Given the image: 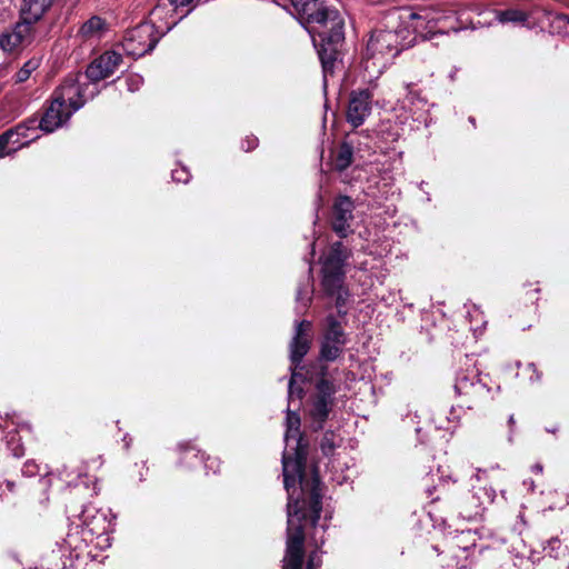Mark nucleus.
Segmentation results:
<instances>
[{
  "instance_id": "1",
  "label": "nucleus",
  "mask_w": 569,
  "mask_h": 569,
  "mask_svg": "<svg viewBox=\"0 0 569 569\" xmlns=\"http://www.w3.org/2000/svg\"><path fill=\"white\" fill-rule=\"evenodd\" d=\"M287 430L284 433L286 446L290 447V442L295 446V458L289 457L286 452L282 456V473L283 485L288 492L287 512L289 513V505L291 502V519L292 528H296L295 518L300 522L301 518L306 517V512L299 508V501L295 500L290 488L296 485L298 480L301 485L303 493H308L309 497V511L311 518V525L317 531L318 521L322 511V488L318 472L315 470L311 481L303 482V468L306 460V450L302 447V437L300 433V416L291 410H287L286 417ZM301 525V523H298Z\"/></svg>"
},
{
  "instance_id": "2",
  "label": "nucleus",
  "mask_w": 569,
  "mask_h": 569,
  "mask_svg": "<svg viewBox=\"0 0 569 569\" xmlns=\"http://www.w3.org/2000/svg\"><path fill=\"white\" fill-rule=\"evenodd\" d=\"M300 23L312 37L325 73L332 72L345 41V22L337 9L321 0H291Z\"/></svg>"
},
{
  "instance_id": "3",
  "label": "nucleus",
  "mask_w": 569,
  "mask_h": 569,
  "mask_svg": "<svg viewBox=\"0 0 569 569\" xmlns=\"http://www.w3.org/2000/svg\"><path fill=\"white\" fill-rule=\"evenodd\" d=\"M387 21V19L385 18ZM375 30L363 53V67L371 76L381 74L402 50L405 29L399 24Z\"/></svg>"
},
{
  "instance_id": "4",
  "label": "nucleus",
  "mask_w": 569,
  "mask_h": 569,
  "mask_svg": "<svg viewBox=\"0 0 569 569\" xmlns=\"http://www.w3.org/2000/svg\"><path fill=\"white\" fill-rule=\"evenodd\" d=\"M163 13H167V4L159 3L150 13L151 21L142 22L126 32L122 47L128 56L140 58L152 51L159 40L173 28L176 21L168 22L166 26L158 24Z\"/></svg>"
},
{
  "instance_id": "5",
  "label": "nucleus",
  "mask_w": 569,
  "mask_h": 569,
  "mask_svg": "<svg viewBox=\"0 0 569 569\" xmlns=\"http://www.w3.org/2000/svg\"><path fill=\"white\" fill-rule=\"evenodd\" d=\"M438 12L436 9L430 7H420L417 10L412 8H392L387 14V26L395 27V24H399L400 29H405V32L408 28H412L416 33L422 34L425 30H429L430 34L423 36L426 39H431L438 32H431V29L439 21ZM441 34L443 32H440Z\"/></svg>"
},
{
  "instance_id": "6",
  "label": "nucleus",
  "mask_w": 569,
  "mask_h": 569,
  "mask_svg": "<svg viewBox=\"0 0 569 569\" xmlns=\"http://www.w3.org/2000/svg\"><path fill=\"white\" fill-rule=\"evenodd\" d=\"M81 533L86 541L100 548L110 546L109 533L114 529V517L109 509H98L93 505H86L80 513Z\"/></svg>"
},
{
  "instance_id": "7",
  "label": "nucleus",
  "mask_w": 569,
  "mask_h": 569,
  "mask_svg": "<svg viewBox=\"0 0 569 569\" xmlns=\"http://www.w3.org/2000/svg\"><path fill=\"white\" fill-rule=\"evenodd\" d=\"M465 370H459L456 376L455 391L458 396L466 398V406L471 409L473 406L486 400L490 395V388L479 377V370L473 368V359L465 357Z\"/></svg>"
},
{
  "instance_id": "8",
  "label": "nucleus",
  "mask_w": 569,
  "mask_h": 569,
  "mask_svg": "<svg viewBox=\"0 0 569 569\" xmlns=\"http://www.w3.org/2000/svg\"><path fill=\"white\" fill-rule=\"evenodd\" d=\"M98 93V88L86 79L84 74L74 73L66 77L63 82L54 90L53 96L71 112L78 111L88 99Z\"/></svg>"
},
{
  "instance_id": "9",
  "label": "nucleus",
  "mask_w": 569,
  "mask_h": 569,
  "mask_svg": "<svg viewBox=\"0 0 569 569\" xmlns=\"http://www.w3.org/2000/svg\"><path fill=\"white\" fill-rule=\"evenodd\" d=\"M337 390L338 388L333 381L325 377H321L316 382L315 393L310 397L307 408L308 417L310 418L311 426L315 430L323 428V425L332 410Z\"/></svg>"
},
{
  "instance_id": "10",
  "label": "nucleus",
  "mask_w": 569,
  "mask_h": 569,
  "mask_svg": "<svg viewBox=\"0 0 569 569\" xmlns=\"http://www.w3.org/2000/svg\"><path fill=\"white\" fill-rule=\"evenodd\" d=\"M325 322L326 327L319 357L325 361H335L343 352V348L348 342V336L341 322L333 315H328Z\"/></svg>"
},
{
  "instance_id": "11",
  "label": "nucleus",
  "mask_w": 569,
  "mask_h": 569,
  "mask_svg": "<svg viewBox=\"0 0 569 569\" xmlns=\"http://www.w3.org/2000/svg\"><path fill=\"white\" fill-rule=\"evenodd\" d=\"M291 503L289 505V528L282 569H302L305 532L301 525L292 528Z\"/></svg>"
},
{
  "instance_id": "12",
  "label": "nucleus",
  "mask_w": 569,
  "mask_h": 569,
  "mask_svg": "<svg viewBox=\"0 0 569 569\" xmlns=\"http://www.w3.org/2000/svg\"><path fill=\"white\" fill-rule=\"evenodd\" d=\"M373 94L369 89L355 90L350 93L346 119L352 128H359L371 113Z\"/></svg>"
},
{
  "instance_id": "13",
  "label": "nucleus",
  "mask_w": 569,
  "mask_h": 569,
  "mask_svg": "<svg viewBox=\"0 0 569 569\" xmlns=\"http://www.w3.org/2000/svg\"><path fill=\"white\" fill-rule=\"evenodd\" d=\"M122 62V56L116 51H106L96 58L86 70V79L89 80L93 87L97 83L111 74L119 68Z\"/></svg>"
},
{
  "instance_id": "14",
  "label": "nucleus",
  "mask_w": 569,
  "mask_h": 569,
  "mask_svg": "<svg viewBox=\"0 0 569 569\" xmlns=\"http://www.w3.org/2000/svg\"><path fill=\"white\" fill-rule=\"evenodd\" d=\"M34 34V27L19 19L10 31L0 36V48L8 53L31 43Z\"/></svg>"
},
{
  "instance_id": "15",
  "label": "nucleus",
  "mask_w": 569,
  "mask_h": 569,
  "mask_svg": "<svg viewBox=\"0 0 569 569\" xmlns=\"http://www.w3.org/2000/svg\"><path fill=\"white\" fill-rule=\"evenodd\" d=\"M355 203L350 197L339 196L332 208V229L340 237L346 238L350 232L353 220Z\"/></svg>"
},
{
  "instance_id": "16",
  "label": "nucleus",
  "mask_w": 569,
  "mask_h": 569,
  "mask_svg": "<svg viewBox=\"0 0 569 569\" xmlns=\"http://www.w3.org/2000/svg\"><path fill=\"white\" fill-rule=\"evenodd\" d=\"M310 321L301 320L296 322L295 333L289 346L290 360L292 365H295L296 367L301 363L303 357L308 353L310 349Z\"/></svg>"
},
{
  "instance_id": "17",
  "label": "nucleus",
  "mask_w": 569,
  "mask_h": 569,
  "mask_svg": "<svg viewBox=\"0 0 569 569\" xmlns=\"http://www.w3.org/2000/svg\"><path fill=\"white\" fill-rule=\"evenodd\" d=\"M72 114L73 112L52 94L50 106L39 120V128L46 133H51L62 127Z\"/></svg>"
},
{
  "instance_id": "18",
  "label": "nucleus",
  "mask_w": 569,
  "mask_h": 569,
  "mask_svg": "<svg viewBox=\"0 0 569 569\" xmlns=\"http://www.w3.org/2000/svg\"><path fill=\"white\" fill-rule=\"evenodd\" d=\"M39 120L37 118H29L28 120L19 123L13 129H9L6 132H11L10 142H12L14 151L18 148L28 146L30 142L39 138L38 134Z\"/></svg>"
},
{
  "instance_id": "19",
  "label": "nucleus",
  "mask_w": 569,
  "mask_h": 569,
  "mask_svg": "<svg viewBox=\"0 0 569 569\" xmlns=\"http://www.w3.org/2000/svg\"><path fill=\"white\" fill-rule=\"evenodd\" d=\"M53 4V0H21L19 19L34 27Z\"/></svg>"
},
{
  "instance_id": "20",
  "label": "nucleus",
  "mask_w": 569,
  "mask_h": 569,
  "mask_svg": "<svg viewBox=\"0 0 569 569\" xmlns=\"http://www.w3.org/2000/svg\"><path fill=\"white\" fill-rule=\"evenodd\" d=\"M108 31V23L99 16H92L77 31L76 38L81 43L99 41Z\"/></svg>"
},
{
  "instance_id": "21",
  "label": "nucleus",
  "mask_w": 569,
  "mask_h": 569,
  "mask_svg": "<svg viewBox=\"0 0 569 569\" xmlns=\"http://www.w3.org/2000/svg\"><path fill=\"white\" fill-rule=\"evenodd\" d=\"M348 257L349 252L347 248L342 242L337 241L331 246L329 254L325 258L322 268L335 271H345L343 267Z\"/></svg>"
},
{
  "instance_id": "22",
  "label": "nucleus",
  "mask_w": 569,
  "mask_h": 569,
  "mask_svg": "<svg viewBox=\"0 0 569 569\" xmlns=\"http://www.w3.org/2000/svg\"><path fill=\"white\" fill-rule=\"evenodd\" d=\"M483 503L477 493H468L460 503V516L472 521L481 516Z\"/></svg>"
},
{
  "instance_id": "23",
  "label": "nucleus",
  "mask_w": 569,
  "mask_h": 569,
  "mask_svg": "<svg viewBox=\"0 0 569 569\" xmlns=\"http://www.w3.org/2000/svg\"><path fill=\"white\" fill-rule=\"evenodd\" d=\"M345 271H335L322 268V287L327 295L335 296L336 291L343 288Z\"/></svg>"
},
{
  "instance_id": "24",
  "label": "nucleus",
  "mask_w": 569,
  "mask_h": 569,
  "mask_svg": "<svg viewBox=\"0 0 569 569\" xmlns=\"http://www.w3.org/2000/svg\"><path fill=\"white\" fill-rule=\"evenodd\" d=\"M529 14L519 9H507L497 12V20L500 23H519L523 24L528 21Z\"/></svg>"
},
{
  "instance_id": "25",
  "label": "nucleus",
  "mask_w": 569,
  "mask_h": 569,
  "mask_svg": "<svg viewBox=\"0 0 569 569\" xmlns=\"http://www.w3.org/2000/svg\"><path fill=\"white\" fill-rule=\"evenodd\" d=\"M353 149L348 143H342L336 156L335 166L339 171L346 170L352 162Z\"/></svg>"
},
{
  "instance_id": "26",
  "label": "nucleus",
  "mask_w": 569,
  "mask_h": 569,
  "mask_svg": "<svg viewBox=\"0 0 569 569\" xmlns=\"http://www.w3.org/2000/svg\"><path fill=\"white\" fill-rule=\"evenodd\" d=\"M543 551L547 556L558 559L566 553V548L562 547L558 538H551L543 547Z\"/></svg>"
},
{
  "instance_id": "27",
  "label": "nucleus",
  "mask_w": 569,
  "mask_h": 569,
  "mask_svg": "<svg viewBox=\"0 0 569 569\" xmlns=\"http://www.w3.org/2000/svg\"><path fill=\"white\" fill-rule=\"evenodd\" d=\"M39 67V63L34 59L28 60L22 68L16 73V82H24L27 81L31 73Z\"/></svg>"
},
{
  "instance_id": "28",
  "label": "nucleus",
  "mask_w": 569,
  "mask_h": 569,
  "mask_svg": "<svg viewBox=\"0 0 569 569\" xmlns=\"http://www.w3.org/2000/svg\"><path fill=\"white\" fill-rule=\"evenodd\" d=\"M335 296H337L336 297V307L338 309V313H339V316L343 317L347 315V311L343 310L342 308L345 307V305L348 301V298L350 296L349 291L343 287V288L337 290Z\"/></svg>"
},
{
  "instance_id": "29",
  "label": "nucleus",
  "mask_w": 569,
  "mask_h": 569,
  "mask_svg": "<svg viewBox=\"0 0 569 569\" xmlns=\"http://www.w3.org/2000/svg\"><path fill=\"white\" fill-rule=\"evenodd\" d=\"M127 89L130 92L138 91L143 84V78L140 74L132 73L126 77Z\"/></svg>"
},
{
  "instance_id": "30",
  "label": "nucleus",
  "mask_w": 569,
  "mask_h": 569,
  "mask_svg": "<svg viewBox=\"0 0 569 569\" xmlns=\"http://www.w3.org/2000/svg\"><path fill=\"white\" fill-rule=\"evenodd\" d=\"M320 448H321V451L325 453V455H330L333 452L335 448H336V443H335V440H333V433L332 432H326L321 442H320Z\"/></svg>"
},
{
  "instance_id": "31",
  "label": "nucleus",
  "mask_w": 569,
  "mask_h": 569,
  "mask_svg": "<svg viewBox=\"0 0 569 569\" xmlns=\"http://www.w3.org/2000/svg\"><path fill=\"white\" fill-rule=\"evenodd\" d=\"M172 179L177 182L187 183L190 179V173L184 167L177 168L172 170Z\"/></svg>"
},
{
  "instance_id": "32",
  "label": "nucleus",
  "mask_w": 569,
  "mask_h": 569,
  "mask_svg": "<svg viewBox=\"0 0 569 569\" xmlns=\"http://www.w3.org/2000/svg\"><path fill=\"white\" fill-rule=\"evenodd\" d=\"M10 134L11 132H3L0 134V158L9 154L11 150H8L10 143Z\"/></svg>"
},
{
  "instance_id": "33",
  "label": "nucleus",
  "mask_w": 569,
  "mask_h": 569,
  "mask_svg": "<svg viewBox=\"0 0 569 569\" xmlns=\"http://www.w3.org/2000/svg\"><path fill=\"white\" fill-rule=\"evenodd\" d=\"M296 377H297V373L292 372V376H291V379H290L289 386H288V392H289L290 398H292L295 395H297V397L300 398L301 393H302V388L296 387Z\"/></svg>"
},
{
  "instance_id": "34",
  "label": "nucleus",
  "mask_w": 569,
  "mask_h": 569,
  "mask_svg": "<svg viewBox=\"0 0 569 569\" xmlns=\"http://www.w3.org/2000/svg\"><path fill=\"white\" fill-rule=\"evenodd\" d=\"M321 565V559L317 550L312 551L309 555L307 569H319Z\"/></svg>"
},
{
  "instance_id": "35",
  "label": "nucleus",
  "mask_w": 569,
  "mask_h": 569,
  "mask_svg": "<svg viewBox=\"0 0 569 569\" xmlns=\"http://www.w3.org/2000/svg\"><path fill=\"white\" fill-rule=\"evenodd\" d=\"M170 6H173L174 8H180V7H196L200 0H168Z\"/></svg>"
},
{
  "instance_id": "36",
  "label": "nucleus",
  "mask_w": 569,
  "mask_h": 569,
  "mask_svg": "<svg viewBox=\"0 0 569 569\" xmlns=\"http://www.w3.org/2000/svg\"><path fill=\"white\" fill-rule=\"evenodd\" d=\"M257 146H258V139L256 137H247L241 143V148L244 151H250V150L254 149Z\"/></svg>"
},
{
  "instance_id": "37",
  "label": "nucleus",
  "mask_w": 569,
  "mask_h": 569,
  "mask_svg": "<svg viewBox=\"0 0 569 569\" xmlns=\"http://www.w3.org/2000/svg\"><path fill=\"white\" fill-rule=\"evenodd\" d=\"M306 297H303V289L299 288L297 291V301L302 302L303 309H306L310 302V297L308 296V291H305Z\"/></svg>"
},
{
  "instance_id": "38",
  "label": "nucleus",
  "mask_w": 569,
  "mask_h": 569,
  "mask_svg": "<svg viewBox=\"0 0 569 569\" xmlns=\"http://www.w3.org/2000/svg\"><path fill=\"white\" fill-rule=\"evenodd\" d=\"M191 457L196 458L200 462L203 460V453H200L199 451H194L193 449L187 450L184 453V459H189Z\"/></svg>"
},
{
  "instance_id": "39",
  "label": "nucleus",
  "mask_w": 569,
  "mask_h": 569,
  "mask_svg": "<svg viewBox=\"0 0 569 569\" xmlns=\"http://www.w3.org/2000/svg\"><path fill=\"white\" fill-rule=\"evenodd\" d=\"M11 451H12V455L16 457V458H20L22 456H24V448L22 445L20 443H17V446H14L13 448H11Z\"/></svg>"
},
{
  "instance_id": "40",
  "label": "nucleus",
  "mask_w": 569,
  "mask_h": 569,
  "mask_svg": "<svg viewBox=\"0 0 569 569\" xmlns=\"http://www.w3.org/2000/svg\"><path fill=\"white\" fill-rule=\"evenodd\" d=\"M218 465L219 463L216 459L208 458L207 461L204 462V468L211 469L213 472H216V467H218Z\"/></svg>"
},
{
  "instance_id": "41",
  "label": "nucleus",
  "mask_w": 569,
  "mask_h": 569,
  "mask_svg": "<svg viewBox=\"0 0 569 569\" xmlns=\"http://www.w3.org/2000/svg\"><path fill=\"white\" fill-rule=\"evenodd\" d=\"M557 22H563L569 26V16L563 13H558L555 16V20Z\"/></svg>"
},
{
  "instance_id": "42",
  "label": "nucleus",
  "mask_w": 569,
  "mask_h": 569,
  "mask_svg": "<svg viewBox=\"0 0 569 569\" xmlns=\"http://www.w3.org/2000/svg\"><path fill=\"white\" fill-rule=\"evenodd\" d=\"M36 469H37L36 465L27 462L24 466L23 472L28 473V475H34L37 472Z\"/></svg>"
},
{
  "instance_id": "43",
  "label": "nucleus",
  "mask_w": 569,
  "mask_h": 569,
  "mask_svg": "<svg viewBox=\"0 0 569 569\" xmlns=\"http://www.w3.org/2000/svg\"><path fill=\"white\" fill-rule=\"evenodd\" d=\"M407 89H408V96H407V98L410 100V102H411V103H413V101H415L416 99H418V93H417V92H415V91H412V90L410 89V86H409V84H407Z\"/></svg>"
},
{
  "instance_id": "44",
  "label": "nucleus",
  "mask_w": 569,
  "mask_h": 569,
  "mask_svg": "<svg viewBox=\"0 0 569 569\" xmlns=\"http://www.w3.org/2000/svg\"><path fill=\"white\" fill-rule=\"evenodd\" d=\"M531 470L535 472V473H542V470H543V467L541 463L537 462L535 463L532 467H531Z\"/></svg>"
},
{
  "instance_id": "45",
  "label": "nucleus",
  "mask_w": 569,
  "mask_h": 569,
  "mask_svg": "<svg viewBox=\"0 0 569 569\" xmlns=\"http://www.w3.org/2000/svg\"><path fill=\"white\" fill-rule=\"evenodd\" d=\"M515 423H516L515 416H513V415H510V416H509V419H508V425H509V427H510V429H511V430L513 429Z\"/></svg>"
},
{
  "instance_id": "46",
  "label": "nucleus",
  "mask_w": 569,
  "mask_h": 569,
  "mask_svg": "<svg viewBox=\"0 0 569 569\" xmlns=\"http://www.w3.org/2000/svg\"><path fill=\"white\" fill-rule=\"evenodd\" d=\"M469 315H476V316H480L481 315V311L477 308V307H473L472 311H469Z\"/></svg>"
},
{
  "instance_id": "47",
  "label": "nucleus",
  "mask_w": 569,
  "mask_h": 569,
  "mask_svg": "<svg viewBox=\"0 0 569 569\" xmlns=\"http://www.w3.org/2000/svg\"><path fill=\"white\" fill-rule=\"evenodd\" d=\"M523 485L528 486L530 489H533L535 487L533 480H525Z\"/></svg>"
},
{
  "instance_id": "48",
  "label": "nucleus",
  "mask_w": 569,
  "mask_h": 569,
  "mask_svg": "<svg viewBox=\"0 0 569 569\" xmlns=\"http://www.w3.org/2000/svg\"><path fill=\"white\" fill-rule=\"evenodd\" d=\"M6 485H7V487H8V489H9L10 491H13V489H14V483H13L12 481L7 480V481H6Z\"/></svg>"
},
{
  "instance_id": "49",
  "label": "nucleus",
  "mask_w": 569,
  "mask_h": 569,
  "mask_svg": "<svg viewBox=\"0 0 569 569\" xmlns=\"http://www.w3.org/2000/svg\"><path fill=\"white\" fill-rule=\"evenodd\" d=\"M481 472H486V471H485V470H481V469H478V470H477V478H478V479H480V473H481Z\"/></svg>"
}]
</instances>
